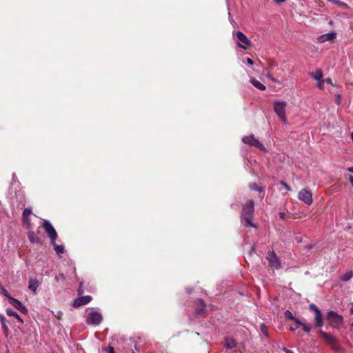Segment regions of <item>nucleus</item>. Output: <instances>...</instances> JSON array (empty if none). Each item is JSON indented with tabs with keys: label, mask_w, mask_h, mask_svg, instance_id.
Wrapping results in <instances>:
<instances>
[{
	"label": "nucleus",
	"mask_w": 353,
	"mask_h": 353,
	"mask_svg": "<svg viewBox=\"0 0 353 353\" xmlns=\"http://www.w3.org/2000/svg\"><path fill=\"white\" fill-rule=\"evenodd\" d=\"M254 201L249 200L243 205L241 210V221L245 227H255L254 224L252 221L254 209Z\"/></svg>",
	"instance_id": "f257e3e1"
},
{
	"label": "nucleus",
	"mask_w": 353,
	"mask_h": 353,
	"mask_svg": "<svg viewBox=\"0 0 353 353\" xmlns=\"http://www.w3.org/2000/svg\"><path fill=\"white\" fill-rule=\"evenodd\" d=\"M326 320L329 325L334 328H339L343 323V318L334 311H329L327 314Z\"/></svg>",
	"instance_id": "f03ea898"
},
{
	"label": "nucleus",
	"mask_w": 353,
	"mask_h": 353,
	"mask_svg": "<svg viewBox=\"0 0 353 353\" xmlns=\"http://www.w3.org/2000/svg\"><path fill=\"white\" fill-rule=\"evenodd\" d=\"M287 105L286 102L281 101H274V110L277 116L281 119V121L285 124L287 119L285 117V107Z\"/></svg>",
	"instance_id": "7ed1b4c3"
},
{
	"label": "nucleus",
	"mask_w": 353,
	"mask_h": 353,
	"mask_svg": "<svg viewBox=\"0 0 353 353\" xmlns=\"http://www.w3.org/2000/svg\"><path fill=\"white\" fill-rule=\"evenodd\" d=\"M41 227L44 229L45 232L48 234L50 243L56 241L58 238V234L52 225L47 220H43Z\"/></svg>",
	"instance_id": "20e7f679"
},
{
	"label": "nucleus",
	"mask_w": 353,
	"mask_h": 353,
	"mask_svg": "<svg viewBox=\"0 0 353 353\" xmlns=\"http://www.w3.org/2000/svg\"><path fill=\"white\" fill-rule=\"evenodd\" d=\"M103 320V316L101 313L97 311H91L87 316L85 322L88 325H99Z\"/></svg>",
	"instance_id": "39448f33"
},
{
	"label": "nucleus",
	"mask_w": 353,
	"mask_h": 353,
	"mask_svg": "<svg viewBox=\"0 0 353 353\" xmlns=\"http://www.w3.org/2000/svg\"><path fill=\"white\" fill-rule=\"evenodd\" d=\"M237 39V46L243 49L247 50L251 46V41L241 31L234 32Z\"/></svg>",
	"instance_id": "423d86ee"
},
{
	"label": "nucleus",
	"mask_w": 353,
	"mask_h": 353,
	"mask_svg": "<svg viewBox=\"0 0 353 353\" xmlns=\"http://www.w3.org/2000/svg\"><path fill=\"white\" fill-rule=\"evenodd\" d=\"M242 141L249 145L254 146L262 151L265 150V148L263 146V145L261 143L260 141L256 139L254 135L243 137L242 138Z\"/></svg>",
	"instance_id": "0eeeda50"
},
{
	"label": "nucleus",
	"mask_w": 353,
	"mask_h": 353,
	"mask_svg": "<svg viewBox=\"0 0 353 353\" xmlns=\"http://www.w3.org/2000/svg\"><path fill=\"white\" fill-rule=\"evenodd\" d=\"M266 258L268 260L270 266L277 270L281 268V261L274 251H269Z\"/></svg>",
	"instance_id": "6e6552de"
},
{
	"label": "nucleus",
	"mask_w": 353,
	"mask_h": 353,
	"mask_svg": "<svg viewBox=\"0 0 353 353\" xmlns=\"http://www.w3.org/2000/svg\"><path fill=\"white\" fill-rule=\"evenodd\" d=\"M298 198L307 205L312 203V195L310 191L307 189L301 190L298 194Z\"/></svg>",
	"instance_id": "1a4fd4ad"
},
{
	"label": "nucleus",
	"mask_w": 353,
	"mask_h": 353,
	"mask_svg": "<svg viewBox=\"0 0 353 353\" xmlns=\"http://www.w3.org/2000/svg\"><path fill=\"white\" fill-rule=\"evenodd\" d=\"M319 334L321 338H323L327 343L332 346L334 349L336 348L337 340L336 339L330 334L326 333L323 330H320Z\"/></svg>",
	"instance_id": "9d476101"
},
{
	"label": "nucleus",
	"mask_w": 353,
	"mask_h": 353,
	"mask_svg": "<svg viewBox=\"0 0 353 353\" xmlns=\"http://www.w3.org/2000/svg\"><path fill=\"white\" fill-rule=\"evenodd\" d=\"M9 303L22 314H28V310L27 307L18 299L13 297L12 299H10Z\"/></svg>",
	"instance_id": "9b49d317"
},
{
	"label": "nucleus",
	"mask_w": 353,
	"mask_h": 353,
	"mask_svg": "<svg viewBox=\"0 0 353 353\" xmlns=\"http://www.w3.org/2000/svg\"><path fill=\"white\" fill-rule=\"evenodd\" d=\"M92 297L90 295L79 296L74 300L72 306L74 307H79L81 305L88 304L92 301Z\"/></svg>",
	"instance_id": "f8f14e48"
},
{
	"label": "nucleus",
	"mask_w": 353,
	"mask_h": 353,
	"mask_svg": "<svg viewBox=\"0 0 353 353\" xmlns=\"http://www.w3.org/2000/svg\"><path fill=\"white\" fill-rule=\"evenodd\" d=\"M195 313L197 315L205 316L207 314L206 312V305L202 299H199L196 301V305L195 308Z\"/></svg>",
	"instance_id": "ddd939ff"
},
{
	"label": "nucleus",
	"mask_w": 353,
	"mask_h": 353,
	"mask_svg": "<svg viewBox=\"0 0 353 353\" xmlns=\"http://www.w3.org/2000/svg\"><path fill=\"white\" fill-rule=\"evenodd\" d=\"M28 239L29 240V241L32 243H35V244H37V245H43V240L41 237L39 236H37L36 235V232L32 231V230H30L28 234Z\"/></svg>",
	"instance_id": "4468645a"
},
{
	"label": "nucleus",
	"mask_w": 353,
	"mask_h": 353,
	"mask_svg": "<svg viewBox=\"0 0 353 353\" xmlns=\"http://www.w3.org/2000/svg\"><path fill=\"white\" fill-rule=\"evenodd\" d=\"M336 38V33L330 32L322 34L318 37V41L320 43H323L325 41H334Z\"/></svg>",
	"instance_id": "2eb2a0df"
},
{
	"label": "nucleus",
	"mask_w": 353,
	"mask_h": 353,
	"mask_svg": "<svg viewBox=\"0 0 353 353\" xmlns=\"http://www.w3.org/2000/svg\"><path fill=\"white\" fill-rule=\"evenodd\" d=\"M39 285V282L37 279H30L28 281V288L33 292H36Z\"/></svg>",
	"instance_id": "dca6fc26"
},
{
	"label": "nucleus",
	"mask_w": 353,
	"mask_h": 353,
	"mask_svg": "<svg viewBox=\"0 0 353 353\" xmlns=\"http://www.w3.org/2000/svg\"><path fill=\"white\" fill-rule=\"evenodd\" d=\"M237 345V342L234 339H229L226 338L225 339V344L224 347L228 349H232L233 347H235Z\"/></svg>",
	"instance_id": "f3484780"
},
{
	"label": "nucleus",
	"mask_w": 353,
	"mask_h": 353,
	"mask_svg": "<svg viewBox=\"0 0 353 353\" xmlns=\"http://www.w3.org/2000/svg\"><path fill=\"white\" fill-rule=\"evenodd\" d=\"M6 314H7V315H8L10 316H14L19 322H20L21 323H23V321L20 317V316L15 311H14L12 308H7Z\"/></svg>",
	"instance_id": "a211bd4d"
},
{
	"label": "nucleus",
	"mask_w": 353,
	"mask_h": 353,
	"mask_svg": "<svg viewBox=\"0 0 353 353\" xmlns=\"http://www.w3.org/2000/svg\"><path fill=\"white\" fill-rule=\"evenodd\" d=\"M316 325L319 327H321L323 326V319L321 312L320 310L316 311L315 312V318H314Z\"/></svg>",
	"instance_id": "6ab92c4d"
},
{
	"label": "nucleus",
	"mask_w": 353,
	"mask_h": 353,
	"mask_svg": "<svg viewBox=\"0 0 353 353\" xmlns=\"http://www.w3.org/2000/svg\"><path fill=\"white\" fill-rule=\"evenodd\" d=\"M250 83L256 88H258L259 90H265V86L261 83L259 81L255 79H253V78H251L250 79Z\"/></svg>",
	"instance_id": "aec40b11"
},
{
	"label": "nucleus",
	"mask_w": 353,
	"mask_h": 353,
	"mask_svg": "<svg viewBox=\"0 0 353 353\" xmlns=\"http://www.w3.org/2000/svg\"><path fill=\"white\" fill-rule=\"evenodd\" d=\"M0 321H1V327H2L3 331L5 334V335L8 336V334L9 333V329L6 323V319L3 315H0Z\"/></svg>",
	"instance_id": "412c9836"
},
{
	"label": "nucleus",
	"mask_w": 353,
	"mask_h": 353,
	"mask_svg": "<svg viewBox=\"0 0 353 353\" xmlns=\"http://www.w3.org/2000/svg\"><path fill=\"white\" fill-rule=\"evenodd\" d=\"M51 244L53 245L54 249L58 255H60L61 254H63L65 252V248H64L63 245H57L55 241H54L53 243H51Z\"/></svg>",
	"instance_id": "4be33fe9"
},
{
	"label": "nucleus",
	"mask_w": 353,
	"mask_h": 353,
	"mask_svg": "<svg viewBox=\"0 0 353 353\" xmlns=\"http://www.w3.org/2000/svg\"><path fill=\"white\" fill-rule=\"evenodd\" d=\"M310 75L314 78L315 80L320 81L323 77V72L320 70H317L314 72H310Z\"/></svg>",
	"instance_id": "5701e85b"
},
{
	"label": "nucleus",
	"mask_w": 353,
	"mask_h": 353,
	"mask_svg": "<svg viewBox=\"0 0 353 353\" xmlns=\"http://www.w3.org/2000/svg\"><path fill=\"white\" fill-rule=\"evenodd\" d=\"M23 225L28 230L32 228V223L30 217L22 216Z\"/></svg>",
	"instance_id": "b1692460"
},
{
	"label": "nucleus",
	"mask_w": 353,
	"mask_h": 353,
	"mask_svg": "<svg viewBox=\"0 0 353 353\" xmlns=\"http://www.w3.org/2000/svg\"><path fill=\"white\" fill-rule=\"evenodd\" d=\"M353 277V272L350 270L347 272L345 274L340 277V279L343 281H348Z\"/></svg>",
	"instance_id": "393cba45"
},
{
	"label": "nucleus",
	"mask_w": 353,
	"mask_h": 353,
	"mask_svg": "<svg viewBox=\"0 0 353 353\" xmlns=\"http://www.w3.org/2000/svg\"><path fill=\"white\" fill-rule=\"evenodd\" d=\"M0 290H1V293L8 299V301H10V299L13 298L12 296H10L8 291L3 285L0 286Z\"/></svg>",
	"instance_id": "a878e982"
},
{
	"label": "nucleus",
	"mask_w": 353,
	"mask_h": 353,
	"mask_svg": "<svg viewBox=\"0 0 353 353\" xmlns=\"http://www.w3.org/2000/svg\"><path fill=\"white\" fill-rule=\"evenodd\" d=\"M102 350L105 353H116L114 348L111 345L103 347Z\"/></svg>",
	"instance_id": "bb28decb"
},
{
	"label": "nucleus",
	"mask_w": 353,
	"mask_h": 353,
	"mask_svg": "<svg viewBox=\"0 0 353 353\" xmlns=\"http://www.w3.org/2000/svg\"><path fill=\"white\" fill-rule=\"evenodd\" d=\"M32 213V208H26L23 210L22 216L30 217V215Z\"/></svg>",
	"instance_id": "cd10ccee"
},
{
	"label": "nucleus",
	"mask_w": 353,
	"mask_h": 353,
	"mask_svg": "<svg viewBox=\"0 0 353 353\" xmlns=\"http://www.w3.org/2000/svg\"><path fill=\"white\" fill-rule=\"evenodd\" d=\"M284 316L285 318H288L290 320H294L295 319V316H294V315L292 314V313L289 311V310H286L285 312H284Z\"/></svg>",
	"instance_id": "c85d7f7f"
},
{
	"label": "nucleus",
	"mask_w": 353,
	"mask_h": 353,
	"mask_svg": "<svg viewBox=\"0 0 353 353\" xmlns=\"http://www.w3.org/2000/svg\"><path fill=\"white\" fill-rule=\"evenodd\" d=\"M261 331L266 337L268 336V327L264 323L261 325Z\"/></svg>",
	"instance_id": "c756f323"
},
{
	"label": "nucleus",
	"mask_w": 353,
	"mask_h": 353,
	"mask_svg": "<svg viewBox=\"0 0 353 353\" xmlns=\"http://www.w3.org/2000/svg\"><path fill=\"white\" fill-rule=\"evenodd\" d=\"M250 188L251 190H254V191H259V192H261V188H259L256 183H252L250 185Z\"/></svg>",
	"instance_id": "7c9ffc66"
},
{
	"label": "nucleus",
	"mask_w": 353,
	"mask_h": 353,
	"mask_svg": "<svg viewBox=\"0 0 353 353\" xmlns=\"http://www.w3.org/2000/svg\"><path fill=\"white\" fill-rule=\"evenodd\" d=\"M55 280L57 281H59L60 280H61L62 281H65V275L63 273H60L59 274H58V275H57L55 276Z\"/></svg>",
	"instance_id": "2f4dec72"
},
{
	"label": "nucleus",
	"mask_w": 353,
	"mask_h": 353,
	"mask_svg": "<svg viewBox=\"0 0 353 353\" xmlns=\"http://www.w3.org/2000/svg\"><path fill=\"white\" fill-rule=\"evenodd\" d=\"M83 283L81 282L77 290L78 295L81 296L84 293V290L83 288Z\"/></svg>",
	"instance_id": "473e14b6"
},
{
	"label": "nucleus",
	"mask_w": 353,
	"mask_h": 353,
	"mask_svg": "<svg viewBox=\"0 0 353 353\" xmlns=\"http://www.w3.org/2000/svg\"><path fill=\"white\" fill-rule=\"evenodd\" d=\"M332 2L333 3H334V4H336V5H339V6H344V7H346V6H347L346 3H343V2H342V1H340V0H333Z\"/></svg>",
	"instance_id": "72a5a7b5"
},
{
	"label": "nucleus",
	"mask_w": 353,
	"mask_h": 353,
	"mask_svg": "<svg viewBox=\"0 0 353 353\" xmlns=\"http://www.w3.org/2000/svg\"><path fill=\"white\" fill-rule=\"evenodd\" d=\"M309 307H310V310H312L314 312V313L316 312V311H319L320 310L317 306L314 304V303H311L310 305H309Z\"/></svg>",
	"instance_id": "f704fd0d"
},
{
	"label": "nucleus",
	"mask_w": 353,
	"mask_h": 353,
	"mask_svg": "<svg viewBox=\"0 0 353 353\" xmlns=\"http://www.w3.org/2000/svg\"><path fill=\"white\" fill-rule=\"evenodd\" d=\"M266 77L274 82H278V80L274 78L270 73L268 72L265 74Z\"/></svg>",
	"instance_id": "c9c22d12"
},
{
	"label": "nucleus",
	"mask_w": 353,
	"mask_h": 353,
	"mask_svg": "<svg viewBox=\"0 0 353 353\" xmlns=\"http://www.w3.org/2000/svg\"><path fill=\"white\" fill-rule=\"evenodd\" d=\"M293 321H294L296 327H299L300 326L302 327L303 325L304 324L297 318H295V319H294Z\"/></svg>",
	"instance_id": "e433bc0d"
},
{
	"label": "nucleus",
	"mask_w": 353,
	"mask_h": 353,
	"mask_svg": "<svg viewBox=\"0 0 353 353\" xmlns=\"http://www.w3.org/2000/svg\"><path fill=\"white\" fill-rule=\"evenodd\" d=\"M302 328L306 332H310L311 330V327L306 324H303Z\"/></svg>",
	"instance_id": "4c0bfd02"
},
{
	"label": "nucleus",
	"mask_w": 353,
	"mask_h": 353,
	"mask_svg": "<svg viewBox=\"0 0 353 353\" xmlns=\"http://www.w3.org/2000/svg\"><path fill=\"white\" fill-rule=\"evenodd\" d=\"M280 184L282 185L285 190H288V191H290L291 190V188L286 183H285L284 181H281L280 182Z\"/></svg>",
	"instance_id": "58836bf2"
},
{
	"label": "nucleus",
	"mask_w": 353,
	"mask_h": 353,
	"mask_svg": "<svg viewBox=\"0 0 353 353\" xmlns=\"http://www.w3.org/2000/svg\"><path fill=\"white\" fill-rule=\"evenodd\" d=\"M253 252H255V248H254V246L252 245V246L250 247V250L248 252V254H249L250 256H252V253H253Z\"/></svg>",
	"instance_id": "ea45409f"
},
{
	"label": "nucleus",
	"mask_w": 353,
	"mask_h": 353,
	"mask_svg": "<svg viewBox=\"0 0 353 353\" xmlns=\"http://www.w3.org/2000/svg\"><path fill=\"white\" fill-rule=\"evenodd\" d=\"M246 63L250 65H252L254 64V61L250 58L246 59Z\"/></svg>",
	"instance_id": "a19ab883"
},
{
	"label": "nucleus",
	"mask_w": 353,
	"mask_h": 353,
	"mask_svg": "<svg viewBox=\"0 0 353 353\" xmlns=\"http://www.w3.org/2000/svg\"><path fill=\"white\" fill-rule=\"evenodd\" d=\"M323 83H324V80H320L319 81V83H318V87L321 89L323 88Z\"/></svg>",
	"instance_id": "79ce46f5"
},
{
	"label": "nucleus",
	"mask_w": 353,
	"mask_h": 353,
	"mask_svg": "<svg viewBox=\"0 0 353 353\" xmlns=\"http://www.w3.org/2000/svg\"><path fill=\"white\" fill-rule=\"evenodd\" d=\"M324 81L327 82V83H329L330 85H333L332 81L330 78H327L326 79L324 80Z\"/></svg>",
	"instance_id": "37998d69"
},
{
	"label": "nucleus",
	"mask_w": 353,
	"mask_h": 353,
	"mask_svg": "<svg viewBox=\"0 0 353 353\" xmlns=\"http://www.w3.org/2000/svg\"><path fill=\"white\" fill-rule=\"evenodd\" d=\"M279 216H280L281 219H284L285 216V214L284 212H280L279 213Z\"/></svg>",
	"instance_id": "c03bdc74"
},
{
	"label": "nucleus",
	"mask_w": 353,
	"mask_h": 353,
	"mask_svg": "<svg viewBox=\"0 0 353 353\" xmlns=\"http://www.w3.org/2000/svg\"><path fill=\"white\" fill-rule=\"evenodd\" d=\"M284 351L285 353H294L292 350H288L287 348H284Z\"/></svg>",
	"instance_id": "a18cd8bd"
},
{
	"label": "nucleus",
	"mask_w": 353,
	"mask_h": 353,
	"mask_svg": "<svg viewBox=\"0 0 353 353\" xmlns=\"http://www.w3.org/2000/svg\"><path fill=\"white\" fill-rule=\"evenodd\" d=\"M285 1L286 0H274V1L276 2V3H281L285 2Z\"/></svg>",
	"instance_id": "49530a36"
},
{
	"label": "nucleus",
	"mask_w": 353,
	"mask_h": 353,
	"mask_svg": "<svg viewBox=\"0 0 353 353\" xmlns=\"http://www.w3.org/2000/svg\"><path fill=\"white\" fill-rule=\"evenodd\" d=\"M349 179H350V182L351 185L353 187V176H350Z\"/></svg>",
	"instance_id": "de8ad7c7"
},
{
	"label": "nucleus",
	"mask_w": 353,
	"mask_h": 353,
	"mask_svg": "<svg viewBox=\"0 0 353 353\" xmlns=\"http://www.w3.org/2000/svg\"><path fill=\"white\" fill-rule=\"evenodd\" d=\"M62 315H63V313L61 312H58V315H57V318L59 319H61Z\"/></svg>",
	"instance_id": "09e8293b"
},
{
	"label": "nucleus",
	"mask_w": 353,
	"mask_h": 353,
	"mask_svg": "<svg viewBox=\"0 0 353 353\" xmlns=\"http://www.w3.org/2000/svg\"><path fill=\"white\" fill-rule=\"evenodd\" d=\"M348 172L353 173V167H350L347 168Z\"/></svg>",
	"instance_id": "8fccbe9b"
},
{
	"label": "nucleus",
	"mask_w": 353,
	"mask_h": 353,
	"mask_svg": "<svg viewBox=\"0 0 353 353\" xmlns=\"http://www.w3.org/2000/svg\"><path fill=\"white\" fill-rule=\"evenodd\" d=\"M297 328H298V327H296V326H295V327H290V330H291V331H294V330H295L296 329H297Z\"/></svg>",
	"instance_id": "3c124183"
},
{
	"label": "nucleus",
	"mask_w": 353,
	"mask_h": 353,
	"mask_svg": "<svg viewBox=\"0 0 353 353\" xmlns=\"http://www.w3.org/2000/svg\"><path fill=\"white\" fill-rule=\"evenodd\" d=\"M350 312L353 314V303H352V307L350 308Z\"/></svg>",
	"instance_id": "603ef678"
},
{
	"label": "nucleus",
	"mask_w": 353,
	"mask_h": 353,
	"mask_svg": "<svg viewBox=\"0 0 353 353\" xmlns=\"http://www.w3.org/2000/svg\"><path fill=\"white\" fill-rule=\"evenodd\" d=\"M350 137H351V139H352V141L353 142V132H351Z\"/></svg>",
	"instance_id": "864d4df0"
},
{
	"label": "nucleus",
	"mask_w": 353,
	"mask_h": 353,
	"mask_svg": "<svg viewBox=\"0 0 353 353\" xmlns=\"http://www.w3.org/2000/svg\"><path fill=\"white\" fill-rule=\"evenodd\" d=\"M40 232H40V230H37V232H36V235H37V234H40Z\"/></svg>",
	"instance_id": "5fc2aeb1"
},
{
	"label": "nucleus",
	"mask_w": 353,
	"mask_h": 353,
	"mask_svg": "<svg viewBox=\"0 0 353 353\" xmlns=\"http://www.w3.org/2000/svg\"><path fill=\"white\" fill-rule=\"evenodd\" d=\"M274 65V63H270V68L273 67Z\"/></svg>",
	"instance_id": "6e6d98bb"
},
{
	"label": "nucleus",
	"mask_w": 353,
	"mask_h": 353,
	"mask_svg": "<svg viewBox=\"0 0 353 353\" xmlns=\"http://www.w3.org/2000/svg\"><path fill=\"white\" fill-rule=\"evenodd\" d=\"M277 71H278V73H280V71H282V70L281 69H278Z\"/></svg>",
	"instance_id": "4d7b16f0"
},
{
	"label": "nucleus",
	"mask_w": 353,
	"mask_h": 353,
	"mask_svg": "<svg viewBox=\"0 0 353 353\" xmlns=\"http://www.w3.org/2000/svg\"><path fill=\"white\" fill-rule=\"evenodd\" d=\"M277 71H278V73H280V71H282V70L281 69H278Z\"/></svg>",
	"instance_id": "13d9d810"
},
{
	"label": "nucleus",
	"mask_w": 353,
	"mask_h": 353,
	"mask_svg": "<svg viewBox=\"0 0 353 353\" xmlns=\"http://www.w3.org/2000/svg\"><path fill=\"white\" fill-rule=\"evenodd\" d=\"M351 327H353V322L351 323Z\"/></svg>",
	"instance_id": "bf43d9fd"
},
{
	"label": "nucleus",
	"mask_w": 353,
	"mask_h": 353,
	"mask_svg": "<svg viewBox=\"0 0 353 353\" xmlns=\"http://www.w3.org/2000/svg\"><path fill=\"white\" fill-rule=\"evenodd\" d=\"M132 353H134V352H132Z\"/></svg>",
	"instance_id": "052dcab7"
}]
</instances>
